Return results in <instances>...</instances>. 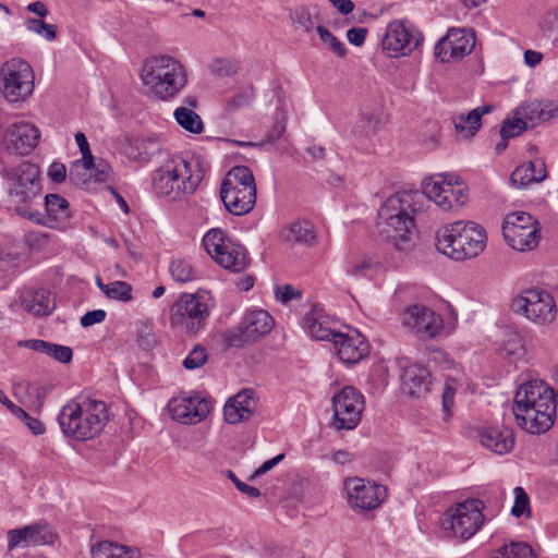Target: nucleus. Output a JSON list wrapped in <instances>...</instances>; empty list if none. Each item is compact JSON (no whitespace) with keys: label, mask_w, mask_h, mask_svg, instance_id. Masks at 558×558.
<instances>
[{"label":"nucleus","mask_w":558,"mask_h":558,"mask_svg":"<svg viewBox=\"0 0 558 558\" xmlns=\"http://www.w3.org/2000/svg\"><path fill=\"white\" fill-rule=\"evenodd\" d=\"M556 408L554 389L544 380L535 379L519 387L511 410L517 425L536 435L553 426Z\"/></svg>","instance_id":"nucleus-1"},{"label":"nucleus","mask_w":558,"mask_h":558,"mask_svg":"<svg viewBox=\"0 0 558 558\" xmlns=\"http://www.w3.org/2000/svg\"><path fill=\"white\" fill-rule=\"evenodd\" d=\"M208 170L199 155L173 156L154 171L151 185L156 195L170 201L193 194Z\"/></svg>","instance_id":"nucleus-2"},{"label":"nucleus","mask_w":558,"mask_h":558,"mask_svg":"<svg viewBox=\"0 0 558 558\" xmlns=\"http://www.w3.org/2000/svg\"><path fill=\"white\" fill-rule=\"evenodd\" d=\"M417 192L400 191L386 199L378 211L379 235L397 251L412 247L414 198Z\"/></svg>","instance_id":"nucleus-3"},{"label":"nucleus","mask_w":558,"mask_h":558,"mask_svg":"<svg viewBox=\"0 0 558 558\" xmlns=\"http://www.w3.org/2000/svg\"><path fill=\"white\" fill-rule=\"evenodd\" d=\"M108 421L109 411L106 402L84 396L69 401L58 415L63 435L77 441L97 437Z\"/></svg>","instance_id":"nucleus-4"},{"label":"nucleus","mask_w":558,"mask_h":558,"mask_svg":"<svg viewBox=\"0 0 558 558\" xmlns=\"http://www.w3.org/2000/svg\"><path fill=\"white\" fill-rule=\"evenodd\" d=\"M485 230L475 222L456 221L436 232V248L454 260L476 257L486 246Z\"/></svg>","instance_id":"nucleus-5"},{"label":"nucleus","mask_w":558,"mask_h":558,"mask_svg":"<svg viewBox=\"0 0 558 558\" xmlns=\"http://www.w3.org/2000/svg\"><path fill=\"white\" fill-rule=\"evenodd\" d=\"M141 80L150 95L160 100L173 98L186 84L183 65L170 56L151 57L143 65Z\"/></svg>","instance_id":"nucleus-6"},{"label":"nucleus","mask_w":558,"mask_h":558,"mask_svg":"<svg viewBox=\"0 0 558 558\" xmlns=\"http://www.w3.org/2000/svg\"><path fill=\"white\" fill-rule=\"evenodd\" d=\"M40 170L32 162L24 161L5 170L8 196L17 215L24 218H36L33 206L40 199L43 187L39 179Z\"/></svg>","instance_id":"nucleus-7"},{"label":"nucleus","mask_w":558,"mask_h":558,"mask_svg":"<svg viewBox=\"0 0 558 558\" xmlns=\"http://www.w3.org/2000/svg\"><path fill=\"white\" fill-rule=\"evenodd\" d=\"M220 198L226 209L235 216L248 214L256 203V184L246 166L231 168L220 186Z\"/></svg>","instance_id":"nucleus-8"},{"label":"nucleus","mask_w":558,"mask_h":558,"mask_svg":"<svg viewBox=\"0 0 558 558\" xmlns=\"http://www.w3.org/2000/svg\"><path fill=\"white\" fill-rule=\"evenodd\" d=\"M209 313L204 295L183 293L170 307V326L186 335H196L205 327Z\"/></svg>","instance_id":"nucleus-9"},{"label":"nucleus","mask_w":558,"mask_h":558,"mask_svg":"<svg viewBox=\"0 0 558 558\" xmlns=\"http://www.w3.org/2000/svg\"><path fill=\"white\" fill-rule=\"evenodd\" d=\"M0 90L10 102L24 101L34 92L32 66L20 58H13L1 66Z\"/></svg>","instance_id":"nucleus-10"},{"label":"nucleus","mask_w":558,"mask_h":558,"mask_svg":"<svg viewBox=\"0 0 558 558\" xmlns=\"http://www.w3.org/2000/svg\"><path fill=\"white\" fill-rule=\"evenodd\" d=\"M502 234L507 244L519 252L534 250L541 240L538 221L524 211L511 213L506 216Z\"/></svg>","instance_id":"nucleus-11"},{"label":"nucleus","mask_w":558,"mask_h":558,"mask_svg":"<svg viewBox=\"0 0 558 558\" xmlns=\"http://www.w3.org/2000/svg\"><path fill=\"white\" fill-rule=\"evenodd\" d=\"M483 509L484 505L481 500H465L445 513L441 525L445 530H450L454 537L469 539L484 522Z\"/></svg>","instance_id":"nucleus-12"},{"label":"nucleus","mask_w":558,"mask_h":558,"mask_svg":"<svg viewBox=\"0 0 558 558\" xmlns=\"http://www.w3.org/2000/svg\"><path fill=\"white\" fill-rule=\"evenodd\" d=\"M511 308L517 314L525 317L537 325L551 324L557 315V307L554 298L546 291L529 289L514 298Z\"/></svg>","instance_id":"nucleus-13"},{"label":"nucleus","mask_w":558,"mask_h":558,"mask_svg":"<svg viewBox=\"0 0 558 558\" xmlns=\"http://www.w3.org/2000/svg\"><path fill=\"white\" fill-rule=\"evenodd\" d=\"M364 405V397L357 389L352 386L343 387L332 397V427L337 430L354 429L361 421Z\"/></svg>","instance_id":"nucleus-14"},{"label":"nucleus","mask_w":558,"mask_h":558,"mask_svg":"<svg viewBox=\"0 0 558 558\" xmlns=\"http://www.w3.org/2000/svg\"><path fill=\"white\" fill-rule=\"evenodd\" d=\"M401 322L421 340L436 338L444 328V320L439 314L418 304L407 307L401 314Z\"/></svg>","instance_id":"nucleus-15"},{"label":"nucleus","mask_w":558,"mask_h":558,"mask_svg":"<svg viewBox=\"0 0 558 558\" xmlns=\"http://www.w3.org/2000/svg\"><path fill=\"white\" fill-rule=\"evenodd\" d=\"M475 34L472 29L450 28L435 46V57L441 62L459 61L475 47Z\"/></svg>","instance_id":"nucleus-16"},{"label":"nucleus","mask_w":558,"mask_h":558,"mask_svg":"<svg viewBox=\"0 0 558 558\" xmlns=\"http://www.w3.org/2000/svg\"><path fill=\"white\" fill-rule=\"evenodd\" d=\"M420 34L415 35L404 21H392L388 24L381 45L391 58L411 53L420 44Z\"/></svg>","instance_id":"nucleus-17"},{"label":"nucleus","mask_w":558,"mask_h":558,"mask_svg":"<svg viewBox=\"0 0 558 558\" xmlns=\"http://www.w3.org/2000/svg\"><path fill=\"white\" fill-rule=\"evenodd\" d=\"M210 410V401L197 396L173 397L168 402L171 417L181 424H197L207 417Z\"/></svg>","instance_id":"nucleus-18"},{"label":"nucleus","mask_w":558,"mask_h":558,"mask_svg":"<svg viewBox=\"0 0 558 558\" xmlns=\"http://www.w3.org/2000/svg\"><path fill=\"white\" fill-rule=\"evenodd\" d=\"M349 504L360 510H373L377 508L385 494L380 485L366 483L364 480L354 477L345 482Z\"/></svg>","instance_id":"nucleus-19"},{"label":"nucleus","mask_w":558,"mask_h":558,"mask_svg":"<svg viewBox=\"0 0 558 558\" xmlns=\"http://www.w3.org/2000/svg\"><path fill=\"white\" fill-rule=\"evenodd\" d=\"M39 130L32 123L19 122L8 128L4 145L9 153L26 156L37 146Z\"/></svg>","instance_id":"nucleus-20"},{"label":"nucleus","mask_w":558,"mask_h":558,"mask_svg":"<svg viewBox=\"0 0 558 558\" xmlns=\"http://www.w3.org/2000/svg\"><path fill=\"white\" fill-rule=\"evenodd\" d=\"M45 210L41 214L37 209H33L36 218H27L28 220L49 228H64L72 217L70 203L59 194H47L45 196Z\"/></svg>","instance_id":"nucleus-21"},{"label":"nucleus","mask_w":558,"mask_h":558,"mask_svg":"<svg viewBox=\"0 0 558 558\" xmlns=\"http://www.w3.org/2000/svg\"><path fill=\"white\" fill-rule=\"evenodd\" d=\"M333 320L326 314L320 304L314 303L303 314L301 325L305 332L313 339L331 341L338 331L333 328Z\"/></svg>","instance_id":"nucleus-22"},{"label":"nucleus","mask_w":558,"mask_h":558,"mask_svg":"<svg viewBox=\"0 0 558 558\" xmlns=\"http://www.w3.org/2000/svg\"><path fill=\"white\" fill-rule=\"evenodd\" d=\"M339 359L345 364H355L368 354V343L357 331L352 333L338 332L331 338Z\"/></svg>","instance_id":"nucleus-23"},{"label":"nucleus","mask_w":558,"mask_h":558,"mask_svg":"<svg viewBox=\"0 0 558 558\" xmlns=\"http://www.w3.org/2000/svg\"><path fill=\"white\" fill-rule=\"evenodd\" d=\"M254 392L251 389H243L235 396L228 399L223 407L225 421L228 424H239L248 421L256 407Z\"/></svg>","instance_id":"nucleus-24"},{"label":"nucleus","mask_w":558,"mask_h":558,"mask_svg":"<svg viewBox=\"0 0 558 558\" xmlns=\"http://www.w3.org/2000/svg\"><path fill=\"white\" fill-rule=\"evenodd\" d=\"M477 438L482 446L496 454H506L514 447L512 429L508 427L488 426L477 429Z\"/></svg>","instance_id":"nucleus-25"},{"label":"nucleus","mask_w":558,"mask_h":558,"mask_svg":"<svg viewBox=\"0 0 558 558\" xmlns=\"http://www.w3.org/2000/svg\"><path fill=\"white\" fill-rule=\"evenodd\" d=\"M432 385L429 371L422 365H410L401 375V390L412 398H422L427 395Z\"/></svg>","instance_id":"nucleus-26"},{"label":"nucleus","mask_w":558,"mask_h":558,"mask_svg":"<svg viewBox=\"0 0 558 558\" xmlns=\"http://www.w3.org/2000/svg\"><path fill=\"white\" fill-rule=\"evenodd\" d=\"M160 150L161 144L156 136L133 138L124 147L125 156L141 165L149 162Z\"/></svg>","instance_id":"nucleus-27"},{"label":"nucleus","mask_w":558,"mask_h":558,"mask_svg":"<svg viewBox=\"0 0 558 558\" xmlns=\"http://www.w3.org/2000/svg\"><path fill=\"white\" fill-rule=\"evenodd\" d=\"M547 171L542 159H535L518 166L511 173L510 181L517 187H525L531 183H538L546 179Z\"/></svg>","instance_id":"nucleus-28"},{"label":"nucleus","mask_w":558,"mask_h":558,"mask_svg":"<svg viewBox=\"0 0 558 558\" xmlns=\"http://www.w3.org/2000/svg\"><path fill=\"white\" fill-rule=\"evenodd\" d=\"M494 110L493 105H484L471 110L469 113L458 114L452 118L457 133L465 138L473 137L482 125V117Z\"/></svg>","instance_id":"nucleus-29"},{"label":"nucleus","mask_w":558,"mask_h":558,"mask_svg":"<svg viewBox=\"0 0 558 558\" xmlns=\"http://www.w3.org/2000/svg\"><path fill=\"white\" fill-rule=\"evenodd\" d=\"M215 260L221 267L233 272L243 271L250 263L246 248L234 242H229V245L225 246V248L216 255Z\"/></svg>","instance_id":"nucleus-30"},{"label":"nucleus","mask_w":558,"mask_h":558,"mask_svg":"<svg viewBox=\"0 0 558 558\" xmlns=\"http://www.w3.org/2000/svg\"><path fill=\"white\" fill-rule=\"evenodd\" d=\"M241 323L242 328L247 330L254 342L270 332L275 325L271 315L264 310H257L246 314Z\"/></svg>","instance_id":"nucleus-31"},{"label":"nucleus","mask_w":558,"mask_h":558,"mask_svg":"<svg viewBox=\"0 0 558 558\" xmlns=\"http://www.w3.org/2000/svg\"><path fill=\"white\" fill-rule=\"evenodd\" d=\"M22 306L34 316H46L53 310L54 302L49 291L39 289L25 292L22 296Z\"/></svg>","instance_id":"nucleus-32"},{"label":"nucleus","mask_w":558,"mask_h":558,"mask_svg":"<svg viewBox=\"0 0 558 558\" xmlns=\"http://www.w3.org/2000/svg\"><path fill=\"white\" fill-rule=\"evenodd\" d=\"M282 238L291 244L312 246L316 241V233L310 221H296L282 231Z\"/></svg>","instance_id":"nucleus-33"},{"label":"nucleus","mask_w":558,"mask_h":558,"mask_svg":"<svg viewBox=\"0 0 558 558\" xmlns=\"http://www.w3.org/2000/svg\"><path fill=\"white\" fill-rule=\"evenodd\" d=\"M96 286L110 300L119 302H130L132 296V286L126 281L116 280L110 283H104L100 277H96Z\"/></svg>","instance_id":"nucleus-34"},{"label":"nucleus","mask_w":558,"mask_h":558,"mask_svg":"<svg viewBox=\"0 0 558 558\" xmlns=\"http://www.w3.org/2000/svg\"><path fill=\"white\" fill-rule=\"evenodd\" d=\"M92 558H136V553L128 546L105 541L92 548Z\"/></svg>","instance_id":"nucleus-35"},{"label":"nucleus","mask_w":558,"mask_h":558,"mask_svg":"<svg viewBox=\"0 0 558 558\" xmlns=\"http://www.w3.org/2000/svg\"><path fill=\"white\" fill-rule=\"evenodd\" d=\"M174 118L178 124L184 130L194 134L203 132V121L194 110L187 107H179L174 111Z\"/></svg>","instance_id":"nucleus-36"},{"label":"nucleus","mask_w":558,"mask_h":558,"mask_svg":"<svg viewBox=\"0 0 558 558\" xmlns=\"http://www.w3.org/2000/svg\"><path fill=\"white\" fill-rule=\"evenodd\" d=\"M489 558H534V554L527 544L511 542L493 551Z\"/></svg>","instance_id":"nucleus-37"},{"label":"nucleus","mask_w":558,"mask_h":558,"mask_svg":"<svg viewBox=\"0 0 558 558\" xmlns=\"http://www.w3.org/2000/svg\"><path fill=\"white\" fill-rule=\"evenodd\" d=\"M232 242L221 229H211L203 238V245L206 252L215 259L225 246Z\"/></svg>","instance_id":"nucleus-38"},{"label":"nucleus","mask_w":558,"mask_h":558,"mask_svg":"<svg viewBox=\"0 0 558 558\" xmlns=\"http://www.w3.org/2000/svg\"><path fill=\"white\" fill-rule=\"evenodd\" d=\"M221 338L222 343L227 349H240L254 342L247 330L242 328V323H240L235 328L225 331L221 335Z\"/></svg>","instance_id":"nucleus-39"},{"label":"nucleus","mask_w":558,"mask_h":558,"mask_svg":"<svg viewBox=\"0 0 558 558\" xmlns=\"http://www.w3.org/2000/svg\"><path fill=\"white\" fill-rule=\"evenodd\" d=\"M448 184V181L442 180V175H439V180H429L423 182V193L432 201L436 203L437 206L447 205L445 194L447 193L445 186Z\"/></svg>","instance_id":"nucleus-40"},{"label":"nucleus","mask_w":558,"mask_h":558,"mask_svg":"<svg viewBox=\"0 0 558 558\" xmlns=\"http://www.w3.org/2000/svg\"><path fill=\"white\" fill-rule=\"evenodd\" d=\"M28 529L31 530L28 533L29 546L52 544L56 539V534L47 523L28 525Z\"/></svg>","instance_id":"nucleus-41"},{"label":"nucleus","mask_w":558,"mask_h":558,"mask_svg":"<svg viewBox=\"0 0 558 558\" xmlns=\"http://www.w3.org/2000/svg\"><path fill=\"white\" fill-rule=\"evenodd\" d=\"M502 351L506 355L519 360L524 355L525 349L522 337L518 331L507 330L505 333Z\"/></svg>","instance_id":"nucleus-42"},{"label":"nucleus","mask_w":558,"mask_h":558,"mask_svg":"<svg viewBox=\"0 0 558 558\" xmlns=\"http://www.w3.org/2000/svg\"><path fill=\"white\" fill-rule=\"evenodd\" d=\"M447 193L445 194L446 202H448L447 205H440V208L444 210H449L453 208H460L466 199V189L460 184L456 183L453 185L450 181H448V184L445 186Z\"/></svg>","instance_id":"nucleus-43"},{"label":"nucleus","mask_w":558,"mask_h":558,"mask_svg":"<svg viewBox=\"0 0 558 558\" xmlns=\"http://www.w3.org/2000/svg\"><path fill=\"white\" fill-rule=\"evenodd\" d=\"M170 274L178 282H190L195 279V271L187 259L178 258L170 264Z\"/></svg>","instance_id":"nucleus-44"},{"label":"nucleus","mask_w":558,"mask_h":558,"mask_svg":"<svg viewBox=\"0 0 558 558\" xmlns=\"http://www.w3.org/2000/svg\"><path fill=\"white\" fill-rule=\"evenodd\" d=\"M136 342L144 351H151L157 345V337L151 324L141 322L136 329Z\"/></svg>","instance_id":"nucleus-45"},{"label":"nucleus","mask_w":558,"mask_h":558,"mask_svg":"<svg viewBox=\"0 0 558 558\" xmlns=\"http://www.w3.org/2000/svg\"><path fill=\"white\" fill-rule=\"evenodd\" d=\"M94 167V157L92 155V151H88L87 154H82V161H76L73 163V166L70 169L69 172V179L72 183L75 185L85 184L87 182L86 178H77L76 171L83 170L87 171L90 170Z\"/></svg>","instance_id":"nucleus-46"},{"label":"nucleus","mask_w":558,"mask_h":558,"mask_svg":"<svg viewBox=\"0 0 558 558\" xmlns=\"http://www.w3.org/2000/svg\"><path fill=\"white\" fill-rule=\"evenodd\" d=\"M240 69L239 62L231 59H216L210 64V71L217 76H232Z\"/></svg>","instance_id":"nucleus-47"},{"label":"nucleus","mask_w":558,"mask_h":558,"mask_svg":"<svg viewBox=\"0 0 558 558\" xmlns=\"http://www.w3.org/2000/svg\"><path fill=\"white\" fill-rule=\"evenodd\" d=\"M317 34L320 40L327 44L338 57L343 58L347 54V49L344 45L333 36L326 27L318 25L316 27Z\"/></svg>","instance_id":"nucleus-48"},{"label":"nucleus","mask_w":558,"mask_h":558,"mask_svg":"<svg viewBox=\"0 0 558 558\" xmlns=\"http://www.w3.org/2000/svg\"><path fill=\"white\" fill-rule=\"evenodd\" d=\"M514 505L511 509V514L515 518L521 517L523 513H530V499L525 490L518 486L513 489Z\"/></svg>","instance_id":"nucleus-49"},{"label":"nucleus","mask_w":558,"mask_h":558,"mask_svg":"<svg viewBox=\"0 0 558 558\" xmlns=\"http://www.w3.org/2000/svg\"><path fill=\"white\" fill-rule=\"evenodd\" d=\"M526 128L527 124L522 119L505 120L500 128V136L509 138L515 137L524 132Z\"/></svg>","instance_id":"nucleus-50"},{"label":"nucleus","mask_w":558,"mask_h":558,"mask_svg":"<svg viewBox=\"0 0 558 558\" xmlns=\"http://www.w3.org/2000/svg\"><path fill=\"white\" fill-rule=\"evenodd\" d=\"M46 355L59 363L68 364L72 361L73 351L70 347L49 342V349H47Z\"/></svg>","instance_id":"nucleus-51"},{"label":"nucleus","mask_w":558,"mask_h":558,"mask_svg":"<svg viewBox=\"0 0 558 558\" xmlns=\"http://www.w3.org/2000/svg\"><path fill=\"white\" fill-rule=\"evenodd\" d=\"M207 362V353L205 348L196 345L183 361L186 369H195Z\"/></svg>","instance_id":"nucleus-52"},{"label":"nucleus","mask_w":558,"mask_h":558,"mask_svg":"<svg viewBox=\"0 0 558 558\" xmlns=\"http://www.w3.org/2000/svg\"><path fill=\"white\" fill-rule=\"evenodd\" d=\"M286 132L284 117L281 113L276 114V121L271 129L267 132L265 140L256 144L257 146H264L265 144H272L280 138Z\"/></svg>","instance_id":"nucleus-53"},{"label":"nucleus","mask_w":558,"mask_h":558,"mask_svg":"<svg viewBox=\"0 0 558 558\" xmlns=\"http://www.w3.org/2000/svg\"><path fill=\"white\" fill-rule=\"evenodd\" d=\"M254 98V92L253 88H250L247 90L241 92L232 97L227 104V109L229 111L238 110L241 108H245L251 105L252 100Z\"/></svg>","instance_id":"nucleus-54"},{"label":"nucleus","mask_w":558,"mask_h":558,"mask_svg":"<svg viewBox=\"0 0 558 558\" xmlns=\"http://www.w3.org/2000/svg\"><path fill=\"white\" fill-rule=\"evenodd\" d=\"M31 530L28 526H25L23 529H14L10 530L8 533L9 543L8 547L9 549L15 548L17 546H29L28 545V533Z\"/></svg>","instance_id":"nucleus-55"},{"label":"nucleus","mask_w":558,"mask_h":558,"mask_svg":"<svg viewBox=\"0 0 558 558\" xmlns=\"http://www.w3.org/2000/svg\"><path fill=\"white\" fill-rule=\"evenodd\" d=\"M227 476L242 494L248 496L250 498H257L260 496L258 488L240 481L231 470L227 471Z\"/></svg>","instance_id":"nucleus-56"},{"label":"nucleus","mask_w":558,"mask_h":558,"mask_svg":"<svg viewBox=\"0 0 558 558\" xmlns=\"http://www.w3.org/2000/svg\"><path fill=\"white\" fill-rule=\"evenodd\" d=\"M454 395L456 389L450 386L446 385L442 389L441 393V404H442V411L445 413V418H449L451 416V409L454 404Z\"/></svg>","instance_id":"nucleus-57"},{"label":"nucleus","mask_w":558,"mask_h":558,"mask_svg":"<svg viewBox=\"0 0 558 558\" xmlns=\"http://www.w3.org/2000/svg\"><path fill=\"white\" fill-rule=\"evenodd\" d=\"M301 291L295 290L292 286L286 284L282 287H277L276 289V298L282 303H288L293 299L301 298Z\"/></svg>","instance_id":"nucleus-58"},{"label":"nucleus","mask_w":558,"mask_h":558,"mask_svg":"<svg viewBox=\"0 0 558 558\" xmlns=\"http://www.w3.org/2000/svg\"><path fill=\"white\" fill-rule=\"evenodd\" d=\"M107 313L104 310H94L87 312L81 317V325L83 327H89L95 324H100L106 319Z\"/></svg>","instance_id":"nucleus-59"},{"label":"nucleus","mask_w":558,"mask_h":558,"mask_svg":"<svg viewBox=\"0 0 558 558\" xmlns=\"http://www.w3.org/2000/svg\"><path fill=\"white\" fill-rule=\"evenodd\" d=\"M21 421L36 436L44 434L46 430L44 423L39 418L31 416L27 412Z\"/></svg>","instance_id":"nucleus-60"},{"label":"nucleus","mask_w":558,"mask_h":558,"mask_svg":"<svg viewBox=\"0 0 558 558\" xmlns=\"http://www.w3.org/2000/svg\"><path fill=\"white\" fill-rule=\"evenodd\" d=\"M367 35V28L365 27H352L347 32V38L350 44L360 47L364 44Z\"/></svg>","instance_id":"nucleus-61"},{"label":"nucleus","mask_w":558,"mask_h":558,"mask_svg":"<svg viewBox=\"0 0 558 558\" xmlns=\"http://www.w3.org/2000/svg\"><path fill=\"white\" fill-rule=\"evenodd\" d=\"M48 177L56 183H62L66 178V168L61 162H53L48 169Z\"/></svg>","instance_id":"nucleus-62"},{"label":"nucleus","mask_w":558,"mask_h":558,"mask_svg":"<svg viewBox=\"0 0 558 558\" xmlns=\"http://www.w3.org/2000/svg\"><path fill=\"white\" fill-rule=\"evenodd\" d=\"M374 264L371 262L363 260L361 263H356L348 268L347 274L353 277H364L367 275L369 270L374 268Z\"/></svg>","instance_id":"nucleus-63"},{"label":"nucleus","mask_w":558,"mask_h":558,"mask_svg":"<svg viewBox=\"0 0 558 558\" xmlns=\"http://www.w3.org/2000/svg\"><path fill=\"white\" fill-rule=\"evenodd\" d=\"M284 458V454L283 453H280L276 457H274L272 459L270 460H267L265 461L251 476H250V481H253L254 478H256L257 476L259 475H263L265 473H267L268 471H270L274 466H276L280 461H282Z\"/></svg>","instance_id":"nucleus-64"}]
</instances>
